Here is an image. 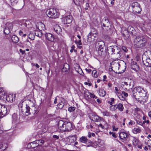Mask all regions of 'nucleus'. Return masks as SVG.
I'll use <instances>...</instances> for the list:
<instances>
[{
    "instance_id": "61",
    "label": "nucleus",
    "mask_w": 151,
    "mask_h": 151,
    "mask_svg": "<svg viewBox=\"0 0 151 151\" xmlns=\"http://www.w3.org/2000/svg\"><path fill=\"white\" fill-rule=\"evenodd\" d=\"M85 70L86 72H88V73H90L91 71V70L90 69H87V68L85 69Z\"/></svg>"
},
{
    "instance_id": "12",
    "label": "nucleus",
    "mask_w": 151,
    "mask_h": 151,
    "mask_svg": "<svg viewBox=\"0 0 151 151\" xmlns=\"http://www.w3.org/2000/svg\"><path fill=\"white\" fill-rule=\"evenodd\" d=\"M119 137L120 139L122 140V141H127L129 137V134L126 132H122L120 133Z\"/></svg>"
},
{
    "instance_id": "16",
    "label": "nucleus",
    "mask_w": 151,
    "mask_h": 151,
    "mask_svg": "<svg viewBox=\"0 0 151 151\" xmlns=\"http://www.w3.org/2000/svg\"><path fill=\"white\" fill-rule=\"evenodd\" d=\"M90 119L95 122L101 121L103 119V118L99 117L95 113L93 114L92 116L90 117Z\"/></svg>"
},
{
    "instance_id": "42",
    "label": "nucleus",
    "mask_w": 151,
    "mask_h": 151,
    "mask_svg": "<svg viewBox=\"0 0 151 151\" xmlns=\"http://www.w3.org/2000/svg\"><path fill=\"white\" fill-rule=\"evenodd\" d=\"M114 98H111L110 99V100L108 101L107 102L110 105H112L113 104H114Z\"/></svg>"
},
{
    "instance_id": "55",
    "label": "nucleus",
    "mask_w": 151,
    "mask_h": 151,
    "mask_svg": "<svg viewBox=\"0 0 151 151\" xmlns=\"http://www.w3.org/2000/svg\"><path fill=\"white\" fill-rule=\"evenodd\" d=\"M122 93L125 97H127L128 96V93L124 91H122Z\"/></svg>"
},
{
    "instance_id": "11",
    "label": "nucleus",
    "mask_w": 151,
    "mask_h": 151,
    "mask_svg": "<svg viewBox=\"0 0 151 151\" xmlns=\"http://www.w3.org/2000/svg\"><path fill=\"white\" fill-rule=\"evenodd\" d=\"M73 128L74 126L72 123L69 122L65 121L64 132L70 131Z\"/></svg>"
},
{
    "instance_id": "23",
    "label": "nucleus",
    "mask_w": 151,
    "mask_h": 151,
    "mask_svg": "<svg viewBox=\"0 0 151 151\" xmlns=\"http://www.w3.org/2000/svg\"><path fill=\"white\" fill-rule=\"evenodd\" d=\"M112 65V67L114 68L116 70H119L121 68L120 64L118 62H115Z\"/></svg>"
},
{
    "instance_id": "5",
    "label": "nucleus",
    "mask_w": 151,
    "mask_h": 151,
    "mask_svg": "<svg viewBox=\"0 0 151 151\" xmlns=\"http://www.w3.org/2000/svg\"><path fill=\"white\" fill-rule=\"evenodd\" d=\"M96 49L98 50L99 55L104 57L105 54L104 42L102 41H97L96 45Z\"/></svg>"
},
{
    "instance_id": "48",
    "label": "nucleus",
    "mask_w": 151,
    "mask_h": 151,
    "mask_svg": "<svg viewBox=\"0 0 151 151\" xmlns=\"http://www.w3.org/2000/svg\"><path fill=\"white\" fill-rule=\"evenodd\" d=\"M75 109V108L74 107L71 106L68 108V111L70 112H72Z\"/></svg>"
},
{
    "instance_id": "59",
    "label": "nucleus",
    "mask_w": 151,
    "mask_h": 151,
    "mask_svg": "<svg viewBox=\"0 0 151 151\" xmlns=\"http://www.w3.org/2000/svg\"><path fill=\"white\" fill-rule=\"evenodd\" d=\"M98 127H101L102 129H104L105 128L104 125H103L101 124H99L98 125Z\"/></svg>"
},
{
    "instance_id": "57",
    "label": "nucleus",
    "mask_w": 151,
    "mask_h": 151,
    "mask_svg": "<svg viewBox=\"0 0 151 151\" xmlns=\"http://www.w3.org/2000/svg\"><path fill=\"white\" fill-rule=\"evenodd\" d=\"M112 128L113 130L114 131H117L118 129V128H116L115 126L114 125L112 126Z\"/></svg>"
},
{
    "instance_id": "6",
    "label": "nucleus",
    "mask_w": 151,
    "mask_h": 151,
    "mask_svg": "<svg viewBox=\"0 0 151 151\" xmlns=\"http://www.w3.org/2000/svg\"><path fill=\"white\" fill-rule=\"evenodd\" d=\"M101 25L102 29L105 31H109L111 29L112 24L109 22L106 17H105L103 19Z\"/></svg>"
},
{
    "instance_id": "3",
    "label": "nucleus",
    "mask_w": 151,
    "mask_h": 151,
    "mask_svg": "<svg viewBox=\"0 0 151 151\" xmlns=\"http://www.w3.org/2000/svg\"><path fill=\"white\" fill-rule=\"evenodd\" d=\"M146 42V39L140 36H136L134 39V45L136 48L143 47L145 46Z\"/></svg>"
},
{
    "instance_id": "9",
    "label": "nucleus",
    "mask_w": 151,
    "mask_h": 151,
    "mask_svg": "<svg viewBox=\"0 0 151 151\" xmlns=\"http://www.w3.org/2000/svg\"><path fill=\"white\" fill-rule=\"evenodd\" d=\"M30 109V107L27 104H26V107L21 106V109L22 114L26 116H28L31 113Z\"/></svg>"
},
{
    "instance_id": "1",
    "label": "nucleus",
    "mask_w": 151,
    "mask_h": 151,
    "mask_svg": "<svg viewBox=\"0 0 151 151\" xmlns=\"http://www.w3.org/2000/svg\"><path fill=\"white\" fill-rule=\"evenodd\" d=\"M133 96L134 98L138 101H141V99L146 96L147 92L140 86H137L132 90Z\"/></svg>"
},
{
    "instance_id": "47",
    "label": "nucleus",
    "mask_w": 151,
    "mask_h": 151,
    "mask_svg": "<svg viewBox=\"0 0 151 151\" xmlns=\"http://www.w3.org/2000/svg\"><path fill=\"white\" fill-rule=\"evenodd\" d=\"M75 4L79 5L80 4V0H73Z\"/></svg>"
},
{
    "instance_id": "24",
    "label": "nucleus",
    "mask_w": 151,
    "mask_h": 151,
    "mask_svg": "<svg viewBox=\"0 0 151 151\" xmlns=\"http://www.w3.org/2000/svg\"><path fill=\"white\" fill-rule=\"evenodd\" d=\"M61 102H60L58 105V106L59 109H62L64 105V99L62 98L60 99Z\"/></svg>"
},
{
    "instance_id": "44",
    "label": "nucleus",
    "mask_w": 151,
    "mask_h": 151,
    "mask_svg": "<svg viewBox=\"0 0 151 151\" xmlns=\"http://www.w3.org/2000/svg\"><path fill=\"white\" fill-rule=\"evenodd\" d=\"M91 34H93V35H94V33H95L96 36L97 37V31L95 29H92L91 30V31L90 32Z\"/></svg>"
},
{
    "instance_id": "63",
    "label": "nucleus",
    "mask_w": 151,
    "mask_h": 151,
    "mask_svg": "<svg viewBox=\"0 0 151 151\" xmlns=\"http://www.w3.org/2000/svg\"><path fill=\"white\" fill-rule=\"evenodd\" d=\"M137 145V147L138 148H139L140 149H142V146L141 144L139 145V143Z\"/></svg>"
},
{
    "instance_id": "36",
    "label": "nucleus",
    "mask_w": 151,
    "mask_h": 151,
    "mask_svg": "<svg viewBox=\"0 0 151 151\" xmlns=\"http://www.w3.org/2000/svg\"><path fill=\"white\" fill-rule=\"evenodd\" d=\"M131 68L132 69L134 70H137L138 68V66L136 63L134 64H132L131 66Z\"/></svg>"
},
{
    "instance_id": "10",
    "label": "nucleus",
    "mask_w": 151,
    "mask_h": 151,
    "mask_svg": "<svg viewBox=\"0 0 151 151\" xmlns=\"http://www.w3.org/2000/svg\"><path fill=\"white\" fill-rule=\"evenodd\" d=\"M65 124V121L64 122L62 120H60L58 124V130L60 132H64V129Z\"/></svg>"
},
{
    "instance_id": "34",
    "label": "nucleus",
    "mask_w": 151,
    "mask_h": 151,
    "mask_svg": "<svg viewBox=\"0 0 151 151\" xmlns=\"http://www.w3.org/2000/svg\"><path fill=\"white\" fill-rule=\"evenodd\" d=\"M6 97L5 92L0 93V99L4 100Z\"/></svg>"
},
{
    "instance_id": "18",
    "label": "nucleus",
    "mask_w": 151,
    "mask_h": 151,
    "mask_svg": "<svg viewBox=\"0 0 151 151\" xmlns=\"http://www.w3.org/2000/svg\"><path fill=\"white\" fill-rule=\"evenodd\" d=\"M45 142V141L42 139L37 140L31 143V144L33 145H36L35 146H33V147H35L39 145H41Z\"/></svg>"
},
{
    "instance_id": "46",
    "label": "nucleus",
    "mask_w": 151,
    "mask_h": 151,
    "mask_svg": "<svg viewBox=\"0 0 151 151\" xmlns=\"http://www.w3.org/2000/svg\"><path fill=\"white\" fill-rule=\"evenodd\" d=\"M39 33H41L40 32H38L37 31H35V34L36 36H38L40 37H41L42 35L41 34H40Z\"/></svg>"
},
{
    "instance_id": "40",
    "label": "nucleus",
    "mask_w": 151,
    "mask_h": 151,
    "mask_svg": "<svg viewBox=\"0 0 151 151\" xmlns=\"http://www.w3.org/2000/svg\"><path fill=\"white\" fill-rule=\"evenodd\" d=\"M128 83L129 87V88H132L134 86L133 81L132 80H130V81Z\"/></svg>"
},
{
    "instance_id": "25",
    "label": "nucleus",
    "mask_w": 151,
    "mask_h": 151,
    "mask_svg": "<svg viewBox=\"0 0 151 151\" xmlns=\"http://www.w3.org/2000/svg\"><path fill=\"white\" fill-rule=\"evenodd\" d=\"M75 42L78 48L79 49H81L82 48L81 45L82 43L81 42V39H78V40H76Z\"/></svg>"
},
{
    "instance_id": "8",
    "label": "nucleus",
    "mask_w": 151,
    "mask_h": 151,
    "mask_svg": "<svg viewBox=\"0 0 151 151\" xmlns=\"http://www.w3.org/2000/svg\"><path fill=\"white\" fill-rule=\"evenodd\" d=\"M131 6L132 8L133 12L134 14H137L140 13L142 9L140 8V4L138 2H133Z\"/></svg>"
},
{
    "instance_id": "41",
    "label": "nucleus",
    "mask_w": 151,
    "mask_h": 151,
    "mask_svg": "<svg viewBox=\"0 0 151 151\" xmlns=\"http://www.w3.org/2000/svg\"><path fill=\"white\" fill-rule=\"evenodd\" d=\"M141 131L140 129L138 128H135L133 130V132L134 134H137V133H139Z\"/></svg>"
},
{
    "instance_id": "22",
    "label": "nucleus",
    "mask_w": 151,
    "mask_h": 151,
    "mask_svg": "<svg viewBox=\"0 0 151 151\" xmlns=\"http://www.w3.org/2000/svg\"><path fill=\"white\" fill-rule=\"evenodd\" d=\"M54 29L55 31L58 35L60 34L62 32V29L61 27L58 25L54 26Z\"/></svg>"
},
{
    "instance_id": "45",
    "label": "nucleus",
    "mask_w": 151,
    "mask_h": 151,
    "mask_svg": "<svg viewBox=\"0 0 151 151\" xmlns=\"http://www.w3.org/2000/svg\"><path fill=\"white\" fill-rule=\"evenodd\" d=\"M18 1V0H10L11 5H13L17 4Z\"/></svg>"
},
{
    "instance_id": "31",
    "label": "nucleus",
    "mask_w": 151,
    "mask_h": 151,
    "mask_svg": "<svg viewBox=\"0 0 151 151\" xmlns=\"http://www.w3.org/2000/svg\"><path fill=\"white\" fill-rule=\"evenodd\" d=\"M117 109L120 111H122L124 109V107L122 104L119 103L116 104Z\"/></svg>"
},
{
    "instance_id": "52",
    "label": "nucleus",
    "mask_w": 151,
    "mask_h": 151,
    "mask_svg": "<svg viewBox=\"0 0 151 151\" xmlns=\"http://www.w3.org/2000/svg\"><path fill=\"white\" fill-rule=\"evenodd\" d=\"M88 93L90 95V98L92 97L93 98L95 96V95L94 94H93L92 93Z\"/></svg>"
},
{
    "instance_id": "60",
    "label": "nucleus",
    "mask_w": 151,
    "mask_h": 151,
    "mask_svg": "<svg viewBox=\"0 0 151 151\" xmlns=\"http://www.w3.org/2000/svg\"><path fill=\"white\" fill-rule=\"evenodd\" d=\"M19 51L21 53L23 54H24L25 52V50H23L21 49H20Z\"/></svg>"
},
{
    "instance_id": "35",
    "label": "nucleus",
    "mask_w": 151,
    "mask_h": 151,
    "mask_svg": "<svg viewBox=\"0 0 151 151\" xmlns=\"http://www.w3.org/2000/svg\"><path fill=\"white\" fill-rule=\"evenodd\" d=\"M12 118L13 122H16L18 120V116L16 114H14L12 115Z\"/></svg>"
},
{
    "instance_id": "14",
    "label": "nucleus",
    "mask_w": 151,
    "mask_h": 151,
    "mask_svg": "<svg viewBox=\"0 0 151 151\" xmlns=\"http://www.w3.org/2000/svg\"><path fill=\"white\" fill-rule=\"evenodd\" d=\"M143 59L142 57V59ZM142 62L145 65L150 67H151V54L149 56L147 57L145 60H142Z\"/></svg>"
},
{
    "instance_id": "17",
    "label": "nucleus",
    "mask_w": 151,
    "mask_h": 151,
    "mask_svg": "<svg viewBox=\"0 0 151 151\" xmlns=\"http://www.w3.org/2000/svg\"><path fill=\"white\" fill-rule=\"evenodd\" d=\"M76 140V135L70 136L66 138L67 142L71 144L74 142Z\"/></svg>"
},
{
    "instance_id": "43",
    "label": "nucleus",
    "mask_w": 151,
    "mask_h": 151,
    "mask_svg": "<svg viewBox=\"0 0 151 151\" xmlns=\"http://www.w3.org/2000/svg\"><path fill=\"white\" fill-rule=\"evenodd\" d=\"M102 113L104 116H110V113L107 111H104L102 112Z\"/></svg>"
},
{
    "instance_id": "21",
    "label": "nucleus",
    "mask_w": 151,
    "mask_h": 151,
    "mask_svg": "<svg viewBox=\"0 0 151 151\" xmlns=\"http://www.w3.org/2000/svg\"><path fill=\"white\" fill-rule=\"evenodd\" d=\"M46 38L49 41L52 42L54 38V36L50 33H47L45 35Z\"/></svg>"
},
{
    "instance_id": "29",
    "label": "nucleus",
    "mask_w": 151,
    "mask_h": 151,
    "mask_svg": "<svg viewBox=\"0 0 151 151\" xmlns=\"http://www.w3.org/2000/svg\"><path fill=\"white\" fill-rule=\"evenodd\" d=\"M132 142L133 145L134 146H137L139 143V140L137 138L133 137L132 139Z\"/></svg>"
},
{
    "instance_id": "37",
    "label": "nucleus",
    "mask_w": 151,
    "mask_h": 151,
    "mask_svg": "<svg viewBox=\"0 0 151 151\" xmlns=\"http://www.w3.org/2000/svg\"><path fill=\"white\" fill-rule=\"evenodd\" d=\"M92 75L94 78H97L98 76V74L97 73V71L96 70H93L92 73Z\"/></svg>"
},
{
    "instance_id": "50",
    "label": "nucleus",
    "mask_w": 151,
    "mask_h": 151,
    "mask_svg": "<svg viewBox=\"0 0 151 151\" xmlns=\"http://www.w3.org/2000/svg\"><path fill=\"white\" fill-rule=\"evenodd\" d=\"M77 112L79 114V115L81 116L83 115V113L81 112V111L79 109L77 110Z\"/></svg>"
},
{
    "instance_id": "28",
    "label": "nucleus",
    "mask_w": 151,
    "mask_h": 151,
    "mask_svg": "<svg viewBox=\"0 0 151 151\" xmlns=\"http://www.w3.org/2000/svg\"><path fill=\"white\" fill-rule=\"evenodd\" d=\"M12 30L9 28H8L6 26H4V33L5 34L8 35L10 33V31Z\"/></svg>"
},
{
    "instance_id": "33",
    "label": "nucleus",
    "mask_w": 151,
    "mask_h": 151,
    "mask_svg": "<svg viewBox=\"0 0 151 151\" xmlns=\"http://www.w3.org/2000/svg\"><path fill=\"white\" fill-rule=\"evenodd\" d=\"M7 147V145L5 143L3 144L2 143L0 144V149H1V151L2 150L3 151H6L5 150L6 149Z\"/></svg>"
},
{
    "instance_id": "39",
    "label": "nucleus",
    "mask_w": 151,
    "mask_h": 151,
    "mask_svg": "<svg viewBox=\"0 0 151 151\" xmlns=\"http://www.w3.org/2000/svg\"><path fill=\"white\" fill-rule=\"evenodd\" d=\"M5 26H6L8 28L12 29L13 27V24L11 23L7 22L5 24Z\"/></svg>"
},
{
    "instance_id": "13",
    "label": "nucleus",
    "mask_w": 151,
    "mask_h": 151,
    "mask_svg": "<svg viewBox=\"0 0 151 151\" xmlns=\"http://www.w3.org/2000/svg\"><path fill=\"white\" fill-rule=\"evenodd\" d=\"M1 109L0 110V112L1 115H0V118L8 114L7 111V108L1 104Z\"/></svg>"
},
{
    "instance_id": "54",
    "label": "nucleus",
    "mask_w": 151,
    "mask_h": 151,
    "mask_svg": "<svg viewBox=\"0 0 151 151\" xmlns=\"http://www.w3.org/2000/svg\"><path fill=\"white\" fill-rule=\"evenodd\" d=\"M147 145H148V146L149 147V146H150L151 145V139H149L148 141L147 142Z\"/></svg>"
},
{
    "instance_id": "2",
    "label": "nucleus",
    "mask_w": 151,
    "mask_h": 151,
    "mask_svg": "<svg viewBox=\"0 0 151 151\" xmlns=\"http://www.w3.org/2000/svg\"><path fill=\"white\" fill-rule=\"evenodd\" d=\"M108 53L112 55L116 59L120 58L122 53L121 49L116 46H112L107 48Z\"/></svg>"
},
{
    "instance_id": "32",
    "label": "nucleus",
    "mask_w": 151,
    "mask_h": 151,
    "mask_svg": "<svg viewBox=\"0 0 151 151\" xmlns=\"http://www.w3.org/2000/svg\"><path fill=\"white\" fill-rule=\"evenodd\" d=\"M31 113L34 114H37V113L38 112V111L37 109L35 107L33 106L31 108Z\"/></svg>"
},
{
    "instance_id": "20",
    "label": "nucleus",
    "mask_w": 151,
    "mask_h": 151,
    "mask_svg": "<svg viewBox=\"0 0 151 151\" xmlns=\"http://www.w3.org/2000/svg\"><path fill=\"white\" fill-rule=\"evenodd\" d=\"M94 35L93 34H91L90 33L88 34V42H91L93 41L95 39L96 37H97L95 33H94Z\"/></svg>"
},
{
    "instance_id": "53",
    "label": "nucleus",
    "mask_w": 151,
    "mask_h": 151,
    "mask_svg": "<svg viewBox=\"0 0 151 151\" xmlns=\"http://www.w3.org/2000/svg\"><path fill=\"white\" fill-rule=\"evenodd\" d=\"M115 93L118 96V97L119 96H121V95L122 94L120 92H119V91L117 92H115Z\"/></svg>"
},
{
    "instance_id": "58",
    "label": "nucleus",
    "mask_w": 151,
    "mask_h": 151,
    "mask_svg": "<svg viewBox=\"0 0 151 151\" xmlns=\"http://www.w3.org/2000/svg\"><path fill=\"white\" fill-rule=\"evenodd\" d=\"M119 98L122 100H124L125 99V98L124 97H123L121 94V96H119L118 97Z\"/></svg>"
},
{
    "instance_id": "56",
    "label": "nucleus",
    "mask_w": 151,
    "mask_h": 151,
    "mask_svg": "<svg viewBox=\"0 0 151 151\" xmlns=\"http://www.w3.org/2000/svg\"><path fill=\"white\" fill-rule=\"evenodd\" d=\"M122 49L125 52H126L127 51V48L124 46L122 47Z\"/></svg>"
},
{
    "instance_id": "64",
    "label": "nucleus",
    "mask_w": 151,
    "mask_h": 151,
    "mask_svg": "<svg viewBox=\"0 0 151 151\" xmlns=\"http://www.w3.org/2000/svg\"><path fill=\"white\" fill-rule=\"evenodd\" d=\"M148 27L149 28V27H150L151 28V21L148 24Z\"/></svg>"
},
{
    "instance_id": "19",
    "label": "nucleus",
    "mask_w": 151,
    "mask_h": 151,
    "mask_svg": "<svg viewBox=\"0 0 151 151\" xmlns=\"http://www.w3.org/2000/svg\"><path fill=\"white\" fill-rule=\"evenodd\" d=\"M72 19L71 16H67L63 18L62 22L65 24H69L71 22Z\"/></svg>"
},
{
    "instance_id": "26",
    "label": "nucleus",
    "mask_w": 151,
    "mask_h": 151,
    "mask_svg": "<svg viewBox=\"0 0 151 151\" xmlns=\"http://www.w3.org/2000/svg\"><path fill=\"white\" fill-rule=\"evenodd\" d=\"M99 94L102 97L104 96L106 94V91L103 89H101L99 91Z\"/></svg>"
},
{
    "instance_id": "30",
    "label": "nucleus",
    "mask_w": 151,
    "mask_h": 151,
    "mask_svg": "<svg viewBox=\"0 0 151 151\" xmlns=\"http://www.w3.org/2000/svg\"><path fill=\"white\" fill-rule=\"evenodd\" d=\"M80 141L83 143H86L88 141V139L86 137L83 136L80 138Z\"/></svg>"
},
{
    "instance_id": "27",
    "label": "nucleus",
    "mask_w": 151,
    "mask_h": 151,
    "mask_svg": "<svg viewBox=\"0 0 151 151\" xmlns=\"http://www.w3.org/2000/svg\"><path fill=\"white\" fill-rule=\"evenodd\" d=\"M11 39L12 42L14 43H17L19 41V38L16 36L14 35L12 36Z\"/></svg>"
},
{
    "instance_id": "7",
    "label": "nucleus",
    "mask_w": 151,
    "mask_h": 151,
    "mask_svg": "<svg viewBox=\"0 0 151 151\" xmlns=\"http://www.w3.org/2000/svg\"><path fill=\"white\" fill-rule=\"evenodd\" d=\"M128 32L133 35L136 36L137 35V32L134 28L132 26H129L128 27L127 30H125L124 33H122L124 38L125 40L127 39L129 37Z\"/></svg>"
},
{
    "instance_id": "38",
    "label": "nucleus",
    "mask_w": 151,
    "mask_h": 151,
    "mask_svg": "<svg viewBox=\"0 0 151 151\" xmlns=\"http://www.w3.org/2000/svg\"><path fill=\"white\" fill-rule=\"evenodd\" d=\"M117 109L116 104L114 105H111L110 107V109L111 111H114Z\"/></svg>"
},
{
    "instance_id": "51",
    "label": "nucleus",
    "mask_w": 151,
    "mask_h": 151,
    "mask_svg": "<svg viewBox=\"0 0 151 151\" xmlns=\"http://www.w3.org/2000/svg\"><path fill=\"white\" fill-rule=\"evenodd\" d=\"M134 111H135V112L137 114V112L139 111H141V110L139 108H136L134 109Z\"/></svg>"
},
{
    "instance_id": "4",
    "label": "nucleus",
    "mask_w": 151,
    "mask_h": 151,
    "mask_svg": "<svg viewBox=\"0 0 151 151\" xmlns=\"http://www.w3.org/2000/svg\"><path fill=\"white\" fill-rule=\"evenodd\" d=\"M46 14L47 16L51 18L56 19L58 18L60 15V13L57 9L51 8L47 10Z\"/></svg>"
},
{
    "instance_id": "15",
    "label": "nucleus",
    "mask_w": 151,
    "mask_h": 151,
    "mask_svg": "<svg viewBox=\"0 0 151 151\" xmlns=\"http://www.w3.org/2000/svg\"><path fill=\"white\" fill-rule=\"evenodd\" d=\"M15 94H9L6 96L5 99L8 102L12 103L15 101Z\"/></svg>"
},
{
    "instance_id": "62",
    "label": "nucleus",
    "mask_w": 151,
    "mask_h": 151,
    "mask_svg": "<svg viewBox=\"0 0 151 151\" xmlns=\"http://www.w3.org/2000/svg\"><path fill=\"white\" fill-rule=\"evenodd\" d=\"M53 137L54 138L56 139H58L59 138V137L58 136L56 135H54L53 136Z\"/></svg>"
},
{
    "instance_id": "49",
    "label": "nucleus",
    "mask_w": 151,
    "mask_h": 151,
    "mask_svg": "<svg viewBox=\"0 0 151 151\" xmlns=\"http://www.w3.org/2000/svg\"><path fill=\"white\" fill-rule=\"evenodd\" d=\"M137 123L141 126H142V121L139 119H137L136 120Z\"/></svg>"
}]
</instances>
